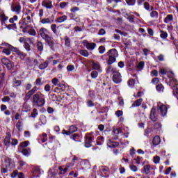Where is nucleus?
Returning <instances> with one entry per match:
<instances>
[{
	"label": "nucleus",
	"instance_id": "nucleus-35",
	"mask_svg": "<svg viewBox=\"0 0 178 178\" xmlns=\"http://www.w3.org/2000/svg\"><path fill=\"white\" fill-rule=\"evenodd\" d=\"M76 131H77V127H76L74 125H71L68 129L70 136V134H73V133H76Z\"/></svg>",
	"mask_w": 178,
	"mask_h": 178
},
{
	"label": "nucleus",
	"instance_id": "nucleus-37",
	"mask_svg": "<svg viewBox=\"0 0 178 178\" xmlns=\"http://www.w3.org/2000/svg\"><path fill=\"white\" fill-rule=\"evenodd\" d=\"M35 84V87H41V86H42V79H41V78H38L36 79V80L34 82Z\"/></svg>",
	"mask_w": 178,
	"mask_h": 178
},
{
	"label": "nucleus",
	"instance_id": "nucleus-28",
	"mask_svg": "<svg viewBox=\"0 0 178 178\" xmlns=\"http://www.w3.org/2000/svg\"><path fill=\"white\" fill-rule=\"evenodd\" d=\"M173 22V15L169 14L164 18V23L168 24Z\"/></svg>",
	"mask_w": 178,
	"mask_h": 178
},
{
	"label": "nucleus",
	"instance_id": "nucleus-17",
	"mask_svg": "<svg viewBox=\"0 0 178 178\" xmlns=\"http://www.w3.org/2000/svg\"><path fill=\"white\" fill-rule=\"evenodd\" d=\"M9 17L6 16L5 12L0 9V21L1 23H5V22H8Z\"/></svg>",
	"mask_w": 178,
	"mask_h": 178
},
{
	"label": "nucleus",
	"instance_id": "nucleus-49",
	"mask_svg": "<svg viewBox=\"0 0 178 178\" xmlns=\"http://www.w3.org/2000/svg\"><path fill=\"white\" fill-rule=\"evenodd\" d=\"M40 138H41L42 143H45L47 140H48V135L44 133L42 134V136H40Z\"/></svg>",
	"mask_w": 178,
	"mask_h": 178
},
{
	"label": "nucleus",
	"instance_id": "nucleus-9",
	"mask_svg": "<svg viewBox=\"0 0 178 178\" xmlns=\"http://www.w3.org/2000/svg\"><path fill=\"white\" fill-rule=\"evenodd\" d=\"M38 91V88L37 86H33L32 89H30L27 93L25 94L26 99H30L33 95H35V92Z\"/></svg>",
	"mask_w": 178,
	"mask_h": 178
},
{
	"label": "nucleus",
	"instance_id": "nucleus-8",
	"mask_svg": "<svg viewBox=\"0 0 178 178\" xmlns=\"http://www.w3.org/2000/svg\"><path fill=\"white\" fill-rule=\"evenodd\" d=\"M50 27L52 33H54L55 35H62V33H60V28L62 27V25L56 26V24H53Z\"/></svg>",
	"mask_w": 178,
	"mask_h": 178
},
{
	"label": "nucleus",
	"instance_id": "nucleus-12",
	"mask_svg": "<svg viewBox=\"0 0 178 178\" xmlns=\"http://www.w3.org/2000/svg\"><path fill=\"white\" fill-rule=\"evenodd\" d=\"M149 118L152 122L158 120V114H156V108L155 107L152 108Z\"/></svg>",
	"mask_w": 178,
	"mask_h": 178
},
{
	"label": "nucleus",
	"instance_id": "nucleus-11",
	"mask_svg": "<svg viewBox=\"0 0 178 178\" xmlns=\"http://www.w3.org/2000/svg\"><path fill=\"white\" fill-rule=\"evenodd\" d=\"M11 10L15 12L17 15H20V12H22V6L20 3L13 4L11 5Z\"/></svg>",
	"mask_w": 178,
	"mask_h": 178
},
{
	"label": "nucleus",
	"instance_id": "nucleus-18",
	"mask_svg": "<svg viewBox=\"0 0 178 178\" xmlns=\"http://www.w3.org/2000/svg\"><path fill=\"white\" fill-rule=\"evenodd\" d=\"M41 174V169L38 166H35L33 170V175L34 177H39Z\"/></svg>",
	"mask_w": 178,
	"mask_h": 178
},
{
	"label": "nucleus",
	"instance_id": "nucleus-4",
	"mask_svg": "<svg viewBox=\"0 0 178 178\" xmlns=\"http://www.w3.org/2000/svg\"><path fill=\"white\" fill-rule=\"evenodd\" d=\"M10 134H6V136L4 138V145L6 147H10V145L15 147V145H17V144H19V140H17V139H12L10 141Z\"/></svg>",
	"mask_w": 178,
	"mask_h": 178
},
{
	"label": "nucleus",
	"instance_id": "nucleus-46",
	"mask_svg": "<svg viewBox=\"0 0 178 178\" xmlns=\"http://www.w3.org/2000/svg\"><path fill=\"white\" fill-rule=\"evenodd\" d=\"M79 54L80 55H82V56H85V58L88 57V56L90 55L88 51L83 49L79 51Z\"/></svg>",
	"mask_w": 178,
	"mask_h": 178
},
{
	"label": "nucleus",
	"instance_id": "nucleus-1",
	"mask_svg": "<svg viewBox=\"0 0 178 178\" xmlns=\"http://www.w3.org/2000/svg\"><path fill=\"white\" fill-rule=\"evenodd\" d=\"M22 21L19 22L20 29H22L24 33H29L31 35H35V31L30 29V23H33V17H34V13L31 10L26 9L24 10L22 15Z\"/></svg>",
	"mask_w": 178,
	"mask_h": 178
},
{
	"label": "nucleus",
	"instance_id": "nucleus-50",
	"mask_svg": "<svg viewBox=\"0 0 178 178\" xmlns=\"http://www.w3.org/2000/svg\"><path fill=\"white\" fill-rule=\"evenodd\" d=\"M102 176H104V175H108V172H109V168L104 167L103 169L100 170Z\"/></svg>",
	"mask_w": 178,
	"mask_h": 178
},
{
	"label": "nucleus",
	"instance_id": "nucleus-34",
	"mask_svg": "<svg viewBox=\"0 0 178 178\" xmlns=\"http://www.w3.org/2000/svg\"><path fill=\"white\" fill-rule=\"evenodd\" d=\"M143 104V98H140L138 99H136L133 104L132 106L136 107V106H140Z\"/></svg>",
	"mask_w": 178,
	"mask_h": 178
},
{
	"label": "nucleus",
	"instance_id": "nucleus-13",
	"mask_svg": "<svg viewBox=\"0 0 178 178\" xmlns=\"http://www.w3.org/2000/svg\"><path fill=\"white\" fill-rule=\"evenodd\" d=\"M13 52H15V55H17V56H19V58H20L22 60H24L26 56H27V54L26 53L19 50V49L17 48L14 49Z\"/></svg>",
	"mask_w": 178,
	"mask_h": 178
},
{
	"label": "nucleus",
	"instance_id": "nucleus-24",
	"mask_svg": "<svg viewBox=\"0 0 178 178\" xmlns=\"http://www.w3.org/2000/svg\"><path fill=\"white\" fill-rule=\"evenodd\" d=\"M79 159L76 156L74 157L72 163H68L66 164L65 167L69 170V169L73 168L74 166V162L75 161H78Z\"/></svg>",
	"mask_w": 178,
	"mask_h": 178
},
{
	"label": "nucleus",
	"instance_id": "nucleus-57",
	"mask_svg": "<svg viewBox=\"0 0 178 178\" xmlns=\"http://www.w3.org/2000/svg\"><path fill=\"white\" fill-rule=\"evenodd\" d=\"M24 47L25 48V49L29 52L30 51H31V47L30 46V44L27 43V42H24Z\"/></svg>",
	"mask_w": 178,
	"mask_h": 178
},
{
	"label": "nucleus",
	"instance_id": "nucleus-30",
	"mask_svg": "<svg viewBox=\"0 0 178 178\" xmlns=\"http://www.w3.org/2000/svg\"><path fill=\"white\" fill-rule=\"evenodd\" d=\"M127 85L129 87V88H134L136 86V80H134V79H129Z\"/></svg>",
	"mask_w": 178,
	"mask_h": 178
},
{
	"label": "nucleus",
	"instance_id": "nucleus-27",
	"mask_svg": "<svg viewBox=\"0 0 178 178\" xmlns=\"http://www.w3.org/2000/svg\"><path fill=\"white\" fill-rule=\"evenodd\" d=\"M152 143L155 146L159 145L161 144V138L158 136H154L153 138Z\"/></svg>",
	"mask_w": 178,
	"mask_h": 178
},
{
	"label": "nucleus",
	"instance_id": "nucleus-59",
	"mask_svg": "<svg viewBox=\"0 0 178 178\" xmlns=\"http://www.w3.org/2000/svg\"><path fill=\"white\" fill-rule=\"evenodd\" d=\"M98 51H99V54H102L105 53V51H106V49H105V47L100 46L99 47Z\"/></svg>",
	"mask_w": 178,
	"mask_h": 178
},
{
	"label": "nucleus",
	"instance_id": "nucleus-52",
	"mask_svg": "<svg viewBox=\"0 0 178 178\" xmlns=\"http://www.w3.org/2000/svg\"><path fill=\"white\" fill-rule=\"evenodd\" d=\"M154 129H155L156 130H161L162 129V124H161V122L154 123Z\"/></svg>",
	"mask_w": 178,
	"mask_h": 178
},
{
	"label": "nucleus",
	"instance_id": "nucleus-20",
	"mask_svg": "<svg viewBox=\"0 0 178 178\" xmlns=\"http://www.w3.org/2000/svg\"><path fill=\"white\" fill-rule=\"evenodd\" d=\"M67 20V15H62L56 19V23H65Z\"/></svg>",
	"mask_w": 178,
	"mask_h": 178
},
{
	"label": "nucleus",
	"instance_id": "nucleus-7",
	"mask_svg": "<svg viewBox=\"0 0 178 178\" xmlns=\"http://www.w3.org/2000/svg\"><path fill=\"white\" fill-rule=\"evenodd\" d=\"M92 140H93V138L91 136V134H88L85 136L84 144L86 148H90V147L92 146Z\"/></svg>",
	"mask_w": 178,
	"mask_h": 178
},
{
	"label": "nucleus",
	"instance_id": "nucleus-5",
	"mask_svg": "<svg viewBox=\"0 0 178 178\" xmlns=\"http://www.w3.org/2000/svg\"><path fill=\"white\" fill-rule=\"evenodd\" d=\"M3 47H1L3 48V54H5L6 55H7V56H9V55H10L12 51H15V49L16 48L13 47V46L8 44V43H3Z\"/></svg>",
	"mask_w": 178,
	"mask_h": 178
},
{
	"label": "nucleus",
	"instance_id": "nucleus-14",
	"mask_svg": "<svg viewBox=\"0 0 178 178\" xmlns=\"http://www.w3.org/2000/svg\"><path fill=\"white\" fill-rule=\"evenodd\" d=\"M113 81L115 83V84L122 83V74L119 72L113 75Z\"/></svg>",
	"mask_w": 178,
	"mask_h": 178
},
{
	"label": "nucleus",
	"instance_id": "nucleus-55",
	"mask_svg": "<svg viewBox=\"0 0 178 178\" xmlns=\"http://www.w3.org/2000/svg\"><path fill=\"white\" fill-rule=\"evenodd\" d=\"M6 66L8 70H12V69H13L15 65L13 64V63L12 61H10V63H8L7 64V65H6Z\"/></svg>",
	"mask_w": 178,
	"mask_h": 178
},
{
	"label": "nucleus",
	"instance_id": "nucleus-53",
	"mask_svg": "<svg viewBox=\"0 0 178 178\" xmlns=\"http://www.w3.org/2000/svg\"><path fill=\"white\" fill-rule=\"evenodd\" d=\"M70 138L72 140H74V141H79V140L80 139V136H79V134H74L70 136Z\"/></svg>",
	"mask_w": 178,
	"mask_h": 178
},
{
	"label": "nucleus",
	"instance_id": "nucleus-48",
	"mask_svg": "<svg viewBox=\"0 0 178 178\" xmlns=\"http://www.w3.org/2000/svg\"><path fill=\"white\" fill-rule=\"evenodd\" d=\"M30 144V142L28 140L22 142L19 144V147H21V148H26V147H29V145Z\"/></svg>",
	"mask_w": 178,
	"mask_h": 178
},
{
	"label": "nucleus",
	"instance_id": "nucleus-47",
	"mask_svg": "<svg viewBox=\"0 0 178 178\" xmlns=\"http://www.w3.org/2000/svg\"><path fill=\"white\" fill-rule=\"evenodd\" d=\"M5 81V74L0 73V88L2 87V84H3Z\"/></svg>",
	"mask_w": 178,
	"mask_h": 178
},
{
	"label": "nucleus",
	"instance_id": "nucleus-62",
	"mask_svg": "<svg viewBox=\"0 0 178 178\" xmlns=\"http://www.w3.org/2000/svg\"><path fill=\"white\" fill-rule=\"evenodd\" d=\"M51 83L52 84H54V86H59L58 83H59V79H58L57 78H54L51 80Z\"/></svg>",
	"mask_w": 178,
	"mask_h": 178
},
{
	"label": "nucleus",
	"instance_id": "nucleus-15",
	"mask_svg": "<svg viewBox=\"0 0 178 178\" xmlns=\"http://www.w3.org/2000/svg\"><path fill=\"white\" fill-rule=\"evenodd\" d=\"M42 6H43V8H46V9H52V8H54L52 1L51 0H43L42 1Z\"/></svg>",
	"mask_w": 178,
	"mask_h": 178
},
{
	"label": "nucleus",
	"instance_id": "nucleus-36",
	"mask_svg": "<svg viewBox=\"0 0 178 178\" xmlns=\"http://www.w3.org/2000/svg\"><path fill=\"white\" fill-rule=\"evenodd\" d=\"M168 32L160 30V37L162 40H166V38H168Z\"/></svg>",
	"mask_w": 178,
	"mask_h": 178
},
{
	"label": "nucleus",
	"instance_id": "nucleus-19",
	"mask_svg": "<svg viewBox=\"0 0 178 178\" xmlns=\"http://www.w3.org/2000/svg\"><path fill=\"white\" fill-rule=\"evenodd\" d=\"M107 145L110 148H116V147H119V143L108 140L107 141Z\"/></svg>",
	"mask_w": 178,
	"mask_h": 178
},
{
	"label": "nucleus",
	"instance_id": "nucleus-16",
	"mask_svg": "<svg viewBox=\"0 0 178 178\" xmlns=\"http://www.w3.org/2000/svg\"><path fill=\"white\" fill-rule=\"evenodd\" d=\"M157 111L161 114V116H166L168 113V107H166L165 105H161L158 106Z\"/></svg>",
	"mask_w": 178,
	"mask_h": 178
},
{
	"label": "nucleus",
	"instance_id": "nucleus-3",
	"mask_svg": "<svg viewBox=\"0 0 178 178\" xmlns=\"http://www.w3.org/2000/svg\"><path fill=\"white\" fill-rule=\"evenodd\" d=\"M105 55L108 56L107 65H112L116 62V58L119 56V53L116 49H111Z\"/></svg>",
	"mask_w": 178,
	"mask_h": 178
},
{
	"label": "nucleus",
	"instance_id": "nucleus-23",
	"mask_svg": "<svg viewBox=\"0 0 178 178\" xmlns=\"http://www.w3.org/2000/svg\"><path fill=\"white\" fill-rule=\"evenodd\" d=\"M118 70L113 67H112L111 65H109L107 68L106 70V73L109 74V73H113V74H116V73H118Z\"/></svg>",
	"mask_w": 178,
	"mask_h": 178
},
{
	"label": "nucleus",
	"instance_id": "nucleus-64",
	"mask_svg": "<svg viewBox=\"0 0 178 178\" xmlns=\"http://www.w3.org/2000/svg\"><path fill=\"white\" fill-rule=\"evenodd\" d=\"M159 83V78H153L152 79V84L156 85Z\"/></svg>",
	"mask_w": 178,
	"mask_h": 178
},
{
	"label": "nucleus",
	"instance_id": "nucleus-10",
	"mask_svg": "<svg viewBox=\"0 0 178 178\" xmlns=\"http://www.w3.org/2000/svg\"><path fill=\"white\" fill-rule=\"evenodd\" d=\"M39 34L43 40H46V39L49 38V32L45 28H41L39 30Z\"/></svg>",
	"mask_w": 178,
	"mask_h": 178
},
{
	"label": "nucleus",
	"instance_id": "nucleus-22",
	"mask_svg": "<svg viewBox=\"0 0 178 178\" xmlns=\"http://www.w3.org/2000/svg\"><path fill=\"white\" fill-rule=\"evenodd\" d=\"M143 5L145 10H149V11L154 10V6H150L149 3L146 1V2H144Z\"/></svg>",
	"mask_w": 178,
	"mask_h": 178
},
{
	"label": "nucleus",
	"instance_id": "nucleus-32",
	"mask_svg": "<svg viewBox=\"0 0 178 178\" xmlns=\"http://www.w3.org/2000/svg\"><path fill=\"white\" fill-rule=\"evenodd\" d=\"M13 87H20L22 86V81L16 79L14 78L13 80Z\"/></svg>",
	"mask_w": 178,
	"mask_h": 178
},
{
	"label": "nucleus",
	"instance_id": "nucleus-26",
	"mask_svg": "<svg viewBox=\"0 0 178 178\" xmlns=\"http://www.w3.org/2000/svg\"><path fill=\"white\" fill-rule=\"evenodd\" d=\"M154 168L149 165H146L143 168L144 172L146 175H149V173H151V170H152Z\"/></svg>",
	"mask_w": 178,
	"mask_h": 178
},
{
	"label": "nucleus",
	"instance_id": "nucleus-56",
	"mask_svg": "<svg viewBox=\"0 0 178 178\" xmlns=\"http://www.w3.org/2000/svg\"><path fill=\"white\" fill-rule=\"evenodd\" d=\"M1 63L3 65H5L6 66L8 63H10V60L6 58H3L1 59Z\"/></svg>",
	"mask_w": 178,
	"mask_h": 178
},
{
	"label": "nucleus",
	"instance_id": "nucleus-43",
	"mask_svg": "<svg viewBox=\"0 0 178 178\" xmlns=\"http://www.w3.org/2000/svg\"><path fill=\"white\" fill-rule=\"evenodd\" d=\"M16 127L19 131H22L23 129V122L22 121H18L16 124Z\"/></svg>",
	"mask_w": 178,
	"mask_h": 178
},
{
	"label": "nucleus",
	"instance_id": "nucleus-51",
	"mask_svg": "<svg viewBox=\"0 0 178 178\" xmlns=\"http://www.w3.org/2000/svg\"><path fill=\"white\" fill-rule=\"evenodd\" d=\"M125 1L129 6H134V5H136V2H137V0H125Z\"/></svg>",
	"mask_w": 178,
	"mask_h": 178
},
{
	"label": "nucleus",
	"instance_id": "nucleus-21",
	"mask_svg": "<svg viewBox=\"0 0 178 178\" xmlns=\"http://www.w3.org/2000/svg\"><path fill=\"white\" fill-rule=\"evenodd\" d=\"M44 40L48 44V45H49V47H51V48H52V47H54V45H55V42H54V38L53 37L49 36V38H47Z\"/></svg>",
	"mask_w": 178,
	"mask_h": 178
},
{
	"label": "nucleus",
	"instance_id": "nucleus-58",
	"mask_svg": "<svg viewBox=\"0 0 178 178\" xmlns=\"http://www.w3.org/2000/svg\"><path fill=\"white\" fill-rule=\"evenodd\" d=\"M144 65H145V63L144 61H140L138 64V69L139 70H143V69H144Z\"/></svg>",
	"mask_w": 178,
	"mask_h": 178
},
{
	"label": "nucleus",
	"instance_id": "nucleus-45",
	"mask_svg": "<svg viewBox=\"0 0 178 178\" xmlns=\"http://www.w3.org/2000/svg\"><path fill=\"white\" fill-rule=\"evenodd\" d=\"M104 137L99 136L97 139V145H102L104 144Z\"/></svg>",
	"mask_w": 178,
	"mask_h": 178
},
{
	"label": "nucleus",
	"instance_id": "nucleus-61",
	"mask_svg": "<svg viewBox=\"0 0 178 178\" xmlns=\"http://www.w3.org/2000/svg\"><path fill=\"white\" fill-rule=\"evenodd\" d=\"M17 15H14L13 17L10 18L9 19L10 23H13V24H15V22H17Z\"/></svg>",
	"mask_w": 178,
	"mask_h": 178
},
{
	"label": "nucleus",
	"instance_id": "nucleus-38",
	"mask_svg": "<svg viewBox=\"0 0 178 178\" xmlns=\"http://www.w3.org/2000/svg\"><path fill=\"white\" fill-rule=\"evenodd\" d=\"M36 48H38V51L42 52V51H44V44H42V42H38L36 44Z\"/></svg>",
	"mask_w": 178,
	"mask_h": 178
},
{
	"label": "nucleus",
	"instance_id": "nucleus-54",
	"mask_svg": "<svg viewBox=\"0 0 178 178\" xmlns=\"http://www.w3.org/2000/svg\"><path fill=\"white\" fill-rule=\"evenodd\" d=\"M19 175V171L17 170H14L11 174H10V177L12 178H16Z\"/></svg>",
	"mask_w": 178,
	"mask_h": 178
},
{
	"label": "nucleus",
	"instance_id": "nucleus-42",
	"mask_svg": "<svg viewBox=\"0 0 178 178\" xmlns=\"http://www.w3.org/2000/svg\"><path fill=\"white\" fill-rule=\"evenodd\" d=\"M156 91L159 92H163V90H165V87H163V85L162 83H160L156 86Z\"/></svg>",
	"mask_w": 178,
	"mask_h": 178
},
{
	"label": "nucleus",
	"instance_id": "nucleus-39",
	"mask_svg": "<svg viewBox=\"0 0 178 178\" xmlns=\"http://www.w3.org/2000/svg\"><path fill=\"white\" fill-rule=\"evenodd\" d=\"M95 47H97V44L94 43V42H90L88 44L87 46V49H89L90 51H92L94 49H95Z\"/></svg>",
	"mask_w": 178,
	"mask_h": 178
},
{
	"label": "nucleus",
	"instance_id": "nucleus-2",
	"mask_svg": "<svg viewBox=\"0 0 178 178\" xmlns=\"http://www.w3.org/2000/svg\"><path fill=\"white\" fill-rule=\"evenodd\" d=\"M31 101L37 106H44L45 105V95L41 92H38L32 96Z\"/></svg>",
	"mask_w": 178,
	"mask_h": 178
},
{
	"label": "nucleus",
	"instance_id": "nucleus-33",
	"mask_svg": "<svg viewBox=\"0 0 178 178\" xmlns=\"http://www.w3.org/2000/svg\"><path fill=\"white\" fill-rule=\"evenodd\" d=\"M21 152L24 155V156H29L31 152V150L30 149L22 148L21 149Z\"/></svg>",
	"mask_w": 178,
	"mask_h": 178
},
{
	"label": "nucleus",
	"instance_id": "nucleus-63",
	"mask_svg": "<svg viewBox=\"0 0 178 178\" xmlns=\"http://www.w3.org/2000/svg\"><path fill=\"white\" fill-rule=\"evenodd\" d=\"M64 40L65 47H70V39L66 37Z\"/></svg>",
	"mask_w": 178,
	"mask_h": 178
},
{
	"label": "nucleus",
	"instance_id": "nucleus-44",
	"mask_svg": "<svg viewBox=\"0 0 178 178\" xmlns=\"http://www.w3.org/2000/svg\"><path fill=\"white\" fill-rule=\"evenodd\" d=\"M58 169L60 170L59 175H65L69 170L66 167L63 168L62 166H60Z\"/></svg>",
	"mask_w": 178,
	"mask_h": 178
},
{
	"label": "nucleus",
	"instance_id": "nucleus-6",
	"mask_svg": "<svg viewBox=\"0 0 178 178\" xmlns=\"http://www.w3.org/2000/svg\"><path fill=\"white\" fill-rule=\"evenodd\" d=\"M3 168H8L12 169L13 168V162H12V159L8 156H5L3 159V161L2 162Z\"/></svg>",
	"mask_w": 178,
	"mask_h": 178
},
{
	"label": "nucleus",
	"instance_id": "nucleus-60",
	"mask_svg": "<svg viewBox=\"0 0 178 178\" xmlns=\"http://www.w3.org/2000/svg\"><path fill=\"white\" fill-rule=\"evenodd\" d=\"M118 170L120 175H124V173H126V168L122 165H120Z\"/></svg>",
	"mask_w": 178,
	"mask_h": 178
},
{
	"label": "nucleus",
	"instance_id": "nucleus-40",
	"mask_svg": "<svg viewBox=\"0 0 178 178\" xmlns=\"http://www.w3.org/2000/svg\"><path fill=\"white\" fill-rule=\"evenodd\" d=\"M48 61H44L43 63L39 65V69L40 70H44V69H47V67L49 65Z\"/></svg>",
	"mask_w": 178,
	"mask_h": 178
},
{
	"label": "nucleus",
	"instance_id": "nucleus-31",
	"mask_svg": "<svg viewBox=\"0 0 178 178\" xmlns=\"http://www.w3.org/2000/svg\"><path fill=\"white\" fill-rule=\"evenodd\" d=\"M40 22L42 24H52V23H54V20H51L49 18H44L40 21Z\"/></svg>",
	"mask_w": 178,
	"mask_h": 178
},
{
	"label": "nucleus",
	"instance_id": "nucleus-29",
	"mask_svg": "<svg viewBox=\"0 0 178 178\" xmlns=\"http://www.w3.org/2000/svg\"><path fill=\"white\" fill-rule=\"evenodd\" d=\"M150 17H152V19H158L159 17V13L158 11L152 10L150 13Z\"/></svg>",
	"mask_w": 178,
	"mask_h": 178
},
{
	"label": "nucleus",
	"instance_id": "nucleus-25",
	"mask_svg": "<svg viewBox=\"0 0 178 178\" xmlns=\"http://www.w3.org/2000/svg\"><path fill=\"white\" fill-rule=\"evenodd\" d=\"M92 69L95 70H98V72H102V70L101 69V64L99 63H92Z\"/></svg>",
	"mask_w": 178,
	"mask_h": 178
},
{
	"label": "nucleus",
	"instance_id": "nucleus-41",
	"mask_svg": "<svg viewBox=\"0 0 178 178\" xmlns=\"http://www.w3.org/2000/svg\"><path fill=\"white\" fill-rule=\"evenodd\" d=\"M18 170H22V169H23V166H26V165H27V163H26V161H18Z\"/></svg>",
	"mask_w": 178,
	"mask_h": 178
}]
</instances>
